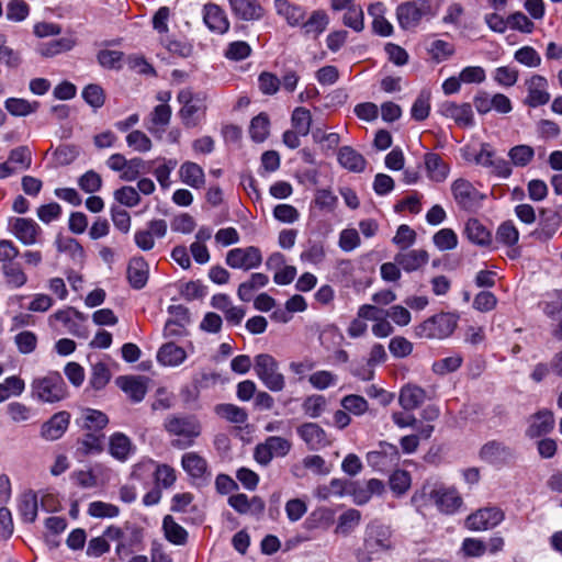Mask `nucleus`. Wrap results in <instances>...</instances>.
<instances>
[{"label": "nucleus", "mask_w": 562, "mask_h": 562, "mask_svg": "<svg viewBox=\"0 0 562 562\" xmlns=\"http://www.w3.org/2000/svg\"><path fill=\"white\" fill-rule=\"evenodd\" d=\"M162 427L173 437L171 447L179 450L191 448L202 434V424L194 415L170 414L165 418Z\"/></svg>", "instance_id": "1"}, {"label": "nucleus", "mask_w": 562, "mask_h": 562, "mask_svg": "<svg viewBox=\"0 0 562 562\" xmlns=\"http://www.w3.org/2000/svg\"><path fill=\"white\" fill-rule=\"evenodd\" d=\"M458 319L459 316L454 313L436 314L415 327V336L430 340L448 338L456 330Z\"/></svg>", "instance_id": "2"}, {"label": "nucleus", "mask_w": 562, "mask_h": 562, "mask_svg": "<svg viewBox=\"0 0 562 562\" xmlns=\"http://www.w3.org/2000/svg\"><path fill=\"white\" fill-rule=\"evenodd\" d=\"M33 396L45 403H56L64 400L67 389L63 376L52 372L46 376L35 379L32 382Z\"/></svg>", "instance_id": "3"}, {"label": "nucleus", "mask_w": 562, "mask_h": 562, "mask_svg": "<svg viewBox=\"0 0 562 562\" xmlns=\"http://www.w3.org/2000/svg\"><path fill=\"white\" fill-rule=\"evenodd\" d=\"M254 369L259 380L270 391L280 392L284 389V375L279 371V363L271 355H257Z\"/></svg>", "instance_id": "4"}, {"label": "nucleus", "mask_w": 562, "mask_h": 562, "mask_svg": "<svg viewBox=\"0 0 562 562\" xmlns=\"http://www.w3.org/2000/svg\"><path fill=\"white\" fill-rule=\"evenodd\" d=\"M292 448V442L283 437L270 436L255 448V460L261 465H268L273 458L285 457Z\"/></svg>", "instance_id": "5"}, {"label": "nucleus", "mask_w": 562, "mask_h": 562, "mask_svg": "<svg viewBox=\"0 0 562 562\" xmlns=\"http://www.w3.org/2000/svg\"><path fill=\"white\" fill-rule=\"evenodd\" d=\"M451 192L458 206L467 211L479 209L485 198L470 181L463 178L451 183Z\"/></svg>", "instance_id": "6"}, {"label": "nucleus", "mask_w": 562, "mask_h": 562, "mask_svg": "<svg viewBox=\"0 0 562 562\" xmlns=\"http://www.w3.org/2000/svg\"><path fill=\"white\" fill-rule=\"evenodd\" d=\"M261 262V251L255 246L234 248L226 255V263L234 269L250 270L259 267Z\"/></svg>", "instance_id": "7"}, {"label": "nucleus", "mask_w": 562, "mask_h": 562, "mask_svg": "<svg viewBox=\"0 0 562 562\" xmlns=\"http://www.w3.org/2000/svg\"><path fill=\"white\" fill-rule=\"evenodd\" d=\"M10 232L24 246H31L38 243L42 228L32 218L13 217L10 220Z\"/></svg>", "instance_id": "8"}, {"label": "nucleus", "mask_w": 562, "mask_h": 562, "mask_svg": "<svg viewBox=\"0 0 562 562\" xmlns=\"http://www.w3.org/2000/svg\"><path fill=\"white\" fill-rule=\"evenodd\" d=\"M474 160L477 165L490 168L491 172L499 178H508L512 175L510 162L504 158L496 157L491 146L486 143L481 145L480 151Z\"/></svg>", "instance_id": "9"}, {"label": "nucleus", "mask_w": 562, "mask_h": 562, "mask_svg": "<svg viewBox=\"0 0 562 562\" xmlns=\"http://www.w3.org/2000/svg\"><path fill=\"white\" fill-rule=\"evenodd\" d=\"M400 453L396 446L387 442H380L379 449L367 454L368 463L379 470L386 471L397 465Z\"/></svg>", "instance_id": "10"}, {"label": "nucleus", "mask_w": 562, "mask_h": 562, "mask_svg": "<svg viewBox=\"0 0 562 562\" xmlns=\"http://www.w3.org/2000/svg\"><path fill=\"white\" fill-rule=\"evenodd\" d=\"M438 112L452 120L459 127H471L474 125V114L470 103L458 104L452 101H445L439 104Z\"/></svg>", "instance_id": "11"}, {"label": "nucleus", "mask_w": 562, "mask_h": 562, "mask_svg": "<svg viewBox=\"0 0 562 562\" xmlns=\"http://www.w3.org/2000/svg\"><path fill=\"white\" fill-rule=\"evenodd\" d=\"M480 458L490 464L504 465L515 458V451L502 441L491 440L482 446Z\"/></svg>", "instance_id": "12"}, {"label": "nucleus", "mask_w": 562, "mask_h": 562, "mask_svg": "<svg viewBox=\"0 0 562 562\" xmlns=\"http://www.w3.org/2000/svg\"><path fill=\"white\" fill-rule=\"evenodd\" d=\"M183 471L196 482H205L211 477L207 461L195 451L186 452L181 458Z\"/></svg>", "instance_id": "13"}, {"label": "nucleus", "mask_w": 562, "mask_h": 562, "mask_svg": "<svg viewBox=\"0 0 562 562\" xmlns=\"http://www.w3.org/2000/svg\"><path fill=\"white\" fill-rule=\"evenodd\" d=\"M504 519V513L496 507H485L476 510L467 518V527L471 530L491 529Z\"/></svg>", "instance_id": "14"}, {"label": "nucleus", "mask_w": 562, "mask_h": 562, "mask_svg": "<svg viewBox=\"0 0 562 562\" xmlns=\"http://www.w3.org/2000/svg\"><path fill=\"white\" fill-rule=\"evenodd\" d=\"M392 529L384 525H372L366 538V548L369 552H386L394 548Z\"/></svg>", "instance_id": "15"}, {"label": "nucleus", "mask_w": 562, "mask_h": 562, "mask_svg": "<svg viewBox=\"0 0 562 562\" xmlns=\"http://www.w3.org/2000/svg\"><path fill=\"white\" fill-rule=\"evenodd\" d=\"M296 432L310 450H319L331 443L327 432L316 423H304Z\"/></svg>", "instance_id": "16"}, {"label": "nucleus", "mask_w": 562, "mask_h": 562, "mask_svg": "<svg viewBox=\"0 0 562 562\" xmlns=\"http://www.w3.org/2000/svg\"><path fill=\"white\" fill-rule=\"evenodd\" d=\"M429 11V5L424 2H406L396 10V16L401 27L407 30L419 24L422 18Z\"/></svg>", "instance_id": "17"}, {"label": "nucleus", "mask_w": 562, "mask_h": 562, "mask_svg": "<svg viewBox=\"0 0 562 562\" xmlns=\"http://www.w3.org/2000/svg\"><path fill=\"white\" fill-rule=\"evenodd\" d=\"M202 13L203 22L211 32L224 34L228 31V18L218 4L213 2L205 3Z\"/></svg>", "instance_id": "18"}, {"label": "nucleus", "mask_w": 562, "mask_h": 562, "mask_svg": "<svg viewBox=\"0 0 562 562\" xmlns=\"http://www.w3.org/2000/svg\"><path fill=\"white\" fill-rule=\"evenodd\" d=\"M554 427V415L549 409H541L528 418L526 436L530 439L549 434Z\"/></svg>", "instance_id": "19"}, {"label": "nucleus", "mask_w": 562, "mask_h": 562, "mask_svg": "<svg viewBox=\"0 0 562 562\" xmlns=\"http://www.w3.org/2000/svg\"><path fill=\"white\" fill-rule=\"evenodd\" d=\"M429 497L445 514H453L462 504V498L454 488H435L429 493Z\"/></svg>", "instance_id": "20"}, {"label": "nucleus", "mask_w": 562, "mask_h": 562, "mask_svg": "<svg viewBox=\"0 0 562 562\" xmlns=\"http://www.w3.org/2000/svg\"><path fill=\"white\" fill-rule=\"evenodd\" d=\"M108 451L116 461L126 462L134 453L135 446L127 435L116 431L109 437Z\"/></svg>", "instance_id": "21"}, {"label": "nucleus", "mask_w": 562, "mask_h": 562, "mask_svg": "<svg viewBox=\"0 0 562 562\" xmlns=\"http://www.w3.org/2000/svg\"><path fill=\"white\" fill-rule=\"evenodd\" d=\"M53 319L63 323L68 333L75 336H86V331L82 330L81 324L87 319V317L81 312L71 307L67 310H59L50 316V321Z\"/></svg>", "instance_id": "22"}, {"label": "nucleus", "mask_w": 562, "mask_h": 562, "mask_svg": "<svg viewBox=\"0 0 562 562\" xmlns=\"http://www.w3.org/2000/svg\"><path fill=\"white\" fill-rule=\"evenodd\" d=\"M394 260L404 271L413 272L427 265L429 255L424 249H407L397 252Z\"/></svg>", "instance_id": "23"}, {"label": "nucleus", "mask_w": 562, "mask_h": 562, "mask_svg": "<svg viewBox=\"0 0 562 562\" xmlns=\"http://www.w3.org/2000/svg\"><path fill=\"white\" fill-rule=\"evenodd\" d=\"M528 95L526 103L529 106L537 108L549 102L550 94L547 91L548 81L544 77L533 75L528 81Z\"/></svg>", "instance_id": "24"}, {"label": "nucleus", "mask_w": 562, "mask_h": 562, "mask_svg": "<svg viewBox=\"0 0 562 562\" xmlns=\"http://www.w3.org/2000/svg\"><path fill=\"white\" fill-rule=\"evenodd\" d=\"M561 218L554 211L542 210L540 212L539 227L532 232V236L540 241L549 240L559 229Z\"/></svg>", "instance_id": "25"}, {"label": "nucleus", "mask_w": 562, "mask_h": 562, "mask_svg": "<svg viewBox=\"0 0 562 562\" xmlns=\"http://www.w3.org/2000/svg\"><path fill=\"white\" fill-rule=\"evenodd\" d=\"M70 415L67 412H59L45 422L41 429V436L46 440L59 439L68 428Z\"/></svg>", "instance_id": "26"}, {"label": "nucleus", "mask_w": 562, "mask_h": 562, "mask_svg": "<svg viewBox=\"0 0 562 562\" xmlns=\"http://www.w3.org/2000/svg\"><path fill=\"white\" fill-rule=\"evenodd\" d=\"M232 13L244 21H256L263 15V9L257 0H228Z\"/></svg>", "instance_id": "27"}, {"label": "nucleus", "mask_w": 562, "mask_h": 562, "mask_svg": "<svg viewBox=\"0 0 562 562\" xmlns=\"http://www.w3.org/2000/svg\"><path fill=\"white\" fill-rule=\"evenodd\" d=\"M228 504L239 514L241 515H260L265 510V503L263 501L258 497L254 496L251 498H248L245 494H236L232 495L228 498Z\"/></svg>", "instance_id": "28"}, {"label": "nucleus", "mask_w": 562, "mask_h": 562, "mask_svg": "<svg viewBox=\"0 0 562 562\" xmlns=\"http://www.w3.org/2000/svg\"><path fill=\"white\" fill-rule=\"evenodd\" d=\"M428 177L435 182H443L449 175L450 167L435 153H428L424 158Z\"/></svg>", "instance_id": "29"}, {"label": "nucleus", "mask_w": 562, "mask_h": 562, "mask_svg": "<svg viewBox=\"0 0 562 562\" xmlns=\"http://www.w3.org/2000/svg\"><path fill=\"white\" fill-rule=\"evenodd\" d=\"M127 279L134 289H143L148 280V265L142 257L131 259L127 267Z\"/></svg>", "instance_id": "30"}, {"label": "nucleus", "mask_w": 562, "mask_h": 562, "mask_svg": "<svg viewBox=\"0 0 562 562\" xmlns=\"http://www.w3.org/2000/svg\"><path fill=\"white\" fill-rule=\"evenodd\" d=\"M338 161L341 167L352 172H362L367 165L364 157L350 146H342L338 150Z\"/></svg>", "instance_id": "31"}, {"label": "nucleus", "mask_w": 562, "mask_h": 562, "mask_svg": "<svg viewBox=\"0 0 562 562\" xmlns=\"http://www.w3.org/2000/svg\"><path fill=\"white\" fill-rule=\"evenodd\" d=\"M186 359V350L173 342L162 345L157 353L158 362L168 367L180 366Z\"/></svg>", "instance_id": "32"}, {"label": "nucleus", "mask_w": 562, "mask_h": 562, "mask_svg": "<svg viewBox=\"0 0 562 562\" xmlns=\"http://www.w3.org/2000/svg\"><path fill=\"white\" fill-rule=\"evenodd\" d=\"M464 234L471 243L479 246H487L492 241L491 232L477 218L467 221Z\"/></svg>", "instance_id": "33"}, {"label": "nucleus", "mask_w": 562, "mask_h": 562, "mask_svg": "<svg viewBox=\"0 0 562 562\" xmlns=\"http://www.w3.org/2000/svg\"><path fill=\"white\" fill-rule=\"evenodd\" d=\"M426 400V392L416 385L404 386L398 396V403L405 411L419 407Z\"/></svg>", "instance_id": "34"}, {"label": "nucleus", "mask_w": 562, "mask_h": 562, "mask_svg": "<svg viewBox=\"0 0 562 562\" xmlns=\"http://www.w3.org/2000/svg\"><path fill=\"white\" fill-rule=\"evenodd\" d=\"M116 383L133 402H140L146 395L147 387L140 378L120 376L117 378Z\"/></svg>", "instance_id": "35"}, {"label": "nucleus", "mask_w": 562, "mask_h": 562, "mask_svg": "<svg viewBox=\"0 0 562 562\" xmlns=\"http://www.w3.org/2000/svg\"><path fill=\"white\" fill-rule=\"evenodd\" d=\"M179 176L183 183L192 188H201L205 182L204 171L195 162L187 161L182 164L179 169Z\"/></svg>", "instance_id": "36"}, {"label": "nucleus", "mask_w": 562, "mask_h": 562, "mask_svg": "<svg viewBox=\"0 0 562 562\" xmlns=\"http://www.w3.org/2000/svg\"><path fill=\"white\" fill-rule=\"evenodd\" d=\"M162 529L166 539L176 546H183L188 540L187 530L180 526L172 516L167 515L162 520Z\"/></svg>", "instance_id": "37"}, {"label": "nucleus", "mask_w": 562, "mask_h": 562, "mask_svg": "<svg viewBox=\"0 0 562 562\" xmlns=\"http://www.w3.org/2000/svg\"><path fill=\"white\" fill-rule=\"evenodd\" d=\"M274 7L278 14L283 16L291 26L300 25L304 20V10L288 0H276Z\"/></svg>", "instance_id": "38"}, {"label": "nucleus", "mask_w": 562, "mask_h": 562, "mask_svg": "<svg viewBox=\"0 0 562 562\" xmlns=\"http://www.w3.org/2000/svg\"><path fill=\"white\" fill-rule=\"evenodd\" d=\"M269 279L263 273H252L249 280L239 284L237 290L238 297L244 302H249L252 299L254 291L263 288L268 284Z\"/></svg>", "instance_id": "39"}, {"label": "nucleus", "mask_w": 562, "mask_h": 562, "mask_svg": "<svg viewBox=\"0 0 562 562\" xmlns=\"http://www.w3.org/2000/svg\"><path fill=\"white\" fill-rule=\"evenodd\" d=\"M55 244L57 250L69 256L72 261L77 263H81L83 261L85 250L75 238L58 236Z\"/></svg>", "instance_id": "40"}, {"label": "nucleus", "mask_w": 562, "mask_h": 562, "mask_svg": "<svg viewBox=\"0 0 562 562\" xmlns=\"http://www.w3.org/2000/svg\"><path fill=\"white\" fill-rule=\"evenodd\" d=\"M37 495L32 492H25L21 495L19 501V513L25 522H33L37 517Z\"/></svg>", "instance_id": "41"}, {"label": "nucleus", "mask_w": 562, "mask_h": 562, "mask_svg": "<svg viewBox=\"0 0 562 562\" xmlns=\"http://www.w3.org/2000/svg\"><path fill=\"white\" fill-rule=\"evenodd\" d=\"M76 45L72 37H61L47 43H43L38 47V53L44 57H53L58 54L70 50Z\"/></svg>", "instance_id": "42"}, {"label": "nucleus", "mask_w": 562, "mask_h": 562, "mask_svg": "<svg viewBox=\"0 0 562 562\" xmlns=\"http://www.w3.org/2000/svg\"><path fill=\"white\" fill-rule=\"evenodd\" d=\"M82 427L90 431L103 429L108 423V416L101 411L85 408L81 414Z\"/></svg>", "instance_id": "43"}, {"label": "nucleus", "mask_w": 562, "mask_h": 562, "mask_svg": "<svg viewBox=\"0 0 562 562\" xmlns=\"http://www.w3.org/2000/svg\"><path fill=\"white\" fill-rule=\"evenodd\" d=\"M214 412L220 417L234 424H245L248 419L247 412L234 404H218L215 406Z\"/></svg>", "instance_id": "44"}, {"label": "nucleus", "mask_w": 562, "mask_h": 562, "mask_svg": "<svg viewBox=\"0 0 562 562\" xmlns=\"http://www.w3.org/2000/svg\"><path fill=\"white\" fill-rule=\"evenodd\" d=\"M301 24L306 35L316 37L326 30L328 16L324 11H314L308 20Z\"/></svg>", "instance_id": "45"}, {"label": "nucleus", "mask_w": 562, "mask_h": 562, "mask_svg": "<svg viewBox=\"0 0 562 562\" xmlns=\"http://www.w3.org/2000/svg\"><path fill=\"white\" fill-rule=\"evenodd\" d=\"M7 284L13 288H22L27 282V276L20 263L9 262L1 267Z\"/></svg>", "instance_id": "46"}, {"label": "nucleus", "mask_w": 562, "mask_h": 562, "mask_svg": "<svg viewBox=\"0 0 562 562\" xmlns=\"http://www.w3.org/2000/svg\"><path fill=\"white\" fill-rule=\"evenodd\" d=\"M291 124L293 130L297 131L302 136H306L311 131L312 114L308 109L297 106L291 115Z\"/></svg>", "instance_id": "47"}, {"label": "nucleus", "mask_w": 562, "mask_h": 562, "mask_svg": "<svg viewBox=\"0 0 562 562\" xmlns=\"http://www.w3.org/2000/svg\"><path fill=\"white\" fill-rule=\"evenodd\" d=\"M24 390L25 383L21 378L12 375L4 379V381L0 383V403H3L12 396H20Z\"/></svg>", "instance_id": "48"}, {"label": "nucleus", "mask_w": 562, "mask_h": 562, "mask_svg": "<svg viewBox=\"0 0 562 562\" xmlns=\"http://www.w3.org/2000/svg\"><path fill=\"white\" fill-rule=\"evenodd\" d=\"M4 106L7 111L14 116H26L37 110L38 102H30L20 98H9Z\"/></svg>", "instance_id": "49"}, {"label": "nucleus", "mask_w": 562, "mask_h": 562, "mask_svg": "<svg viewBox=\"0 0 562 562\" xmlns=\"http://www.w3.org/2000/svg\"><path fill=\"white\" fill-rule=\"evenodd\" d=\"M102 450V437L92 432L86 434L77 442V453L83 457L92 453H100Z\"/></svg>", "instance_id": "50"}, {"label": "nucleus", "mask_w": 562, "mask_h": 562, "mask_svg": "<svg viewBox=\"0 0 562 562\" xmlns=\"http://www.w3.org/2000/svg\"><path fill=\"white\" fill-rule=\"evenodd\" d=\"M154 480L157 487L169 488L175 484L177 474L171 465L166 463H158L156 464L154 472Z\"/></svg>", "instance_id": "51"}, {"label": "nucleus", "mask_w": 562, "mask_h": 562, "mask_svg": "<svg viewBox=\"0 0 562 562\" xmlns=\"http://www.w3.org/2000/svg\"><path fill=\"white\" fill-rule=\"evenodd\" d=\"M361 520V514L359 510L350 508L344 512L339 518L336 527V533L348 535L350 533Z\"/></svg>", "instance_id": "52"}, {"label": "nucleus", "mask_w": 562, "mask_h": 562, "mask_svg": "<svg viewBox=\"0 0 562 562\" xmlns=\"http://www.w3.org/2000/svg\"><path fill=\"white\" fill-rule=\"evenodd\" d=\"M509 162L516 167H526L535 157V150L529 145H516L508 151Z\"/></svg>", "instance_id": "53"}, {"label": "nucleus", "mask_w": 562, "mask_h": 562, "mask_svg": "<svg viewBox=\"0 0 562 562\" xmlns=\"http://www.w3.org/2000/svg\"><path fill=\"white\" fill-rule=\"evenodd\" d=\"M8 160L16 172L27 170L32 164L31 150L26 146H19L10 151Z\"/></svg>", "instance_id": "54"}, {"label": "nucleus", "mask_w": 562, "mask_h": 562, "mask_svg": "<svg viewBox=\"0 0 562 562\" xmlns=\"http://www.w3.org/2000/svg\"><path fill=\"white\" fill-rule=\"evenodd\" d=\"M171 113V108L168 104L156 105L149 115L150 126H148V130L150 132L159 127L165 130L170 122Z\"/></svg>", "instance_id": "55"}, {"label": "nucleus", "mask_w": 562, "mask_h": 562, "mask_svg": "<svg viewBox=\"0 0 562 562\" xmlns=\"http://www.w3.org/2000/svg\"><path fill=\"white\" fill-rule=\"evenodd\" d=\"M269 117L265 113L255 116L250 122L249 133L255 142H263L269 134Z\"/></svg>", "instance_id": "56"}, {"label": "nucleus", "mask_w": 562, "mask_h": 562, "mask_svg": "<svg viewBox=\"0 0 562 562\" xmlns=\"http://www.w3.org/2000/svg\"><path fill=\"white\" fill-rule=\"evenodd\" d=\"M463 362V358L459 353L446 357L432 363V371L438 375H446L457 371Z\"/></svg>", "instance_id": "57"}, {"label": "nucleus", "mask_w": 562, "mask_h": 562, "mask_svg": "<svg viewBox=\"0 0 562 562\" xmlns=\"http://www.w3.org/2000/svg\"><path fill=\"white\" fill-rule=\"evenodd\" d=\"M435 246L441 250L454 249L458 245L457 234L451 228H442L438 231L432 237Z\"/></svg>", "instance_id": "58"}, {"label": "nucleus", "mask_w": 562, "mask_h": 562, "mask_svg": "<svg viewBox=\"0 0 562 562\" xmlns=\"http://www.w3.org/2000/svg\"><path fill=\"white\" fill-rule=\"evenodd\" d=\"M205 98L198 99L192 103L184 104L181 106L179 111V115L183 122V124L188 127H192L196 125V113L200 112L204 108Z\"/></svg>", "instance_id": "59"}, {"label": "nucleus", "mask_w": 562, "mask_h": 562, "mask_svg": "<svg viewBox=\"0 0 562 562\" xmlns=\"http://www.w3.org/2000/svg\"><path fill=\"white\" fill-rule=\"evenodd\" d=\"M127 145L138 153H147L151 149L153 143L150 138L142 131H132L126 136Z\"/></svg>", "instance_id": "60"}, {"label": "nucleus", "mask_w": 562, "mask_h": 562, "mask_svg": "<svg viewBox=\"0 0 562 562\" xmlns=\"http://www.w3.org/2000/svg\"><path fill=\"white\" fill-rule=\"evenodd\" d=\"M416 240V232L406 224L398 226L392 241L401 251L407 250Z\"/></svg>", "instance_id": "61"}, {"label": "nucleus", "mask_w": 562, "mask_h": 562, "mask_svg": "<svg viewBox=\"0 0 562 562\" xmlns=\"http://www.w3.org/2000/svg\"><path fill=\"white\" fill-rule=\"evenodd\" d=\"M428 53L436 63H441L453 55L454 47L446 41L436 40L430 44Z\"/></svg>", "instance_id": "62"}, {"label": "nucleus", "mask_w": 562, "mask_h": 562, "mask_svg": "<svg viewBox=\"0 0 562 562\" xmlns=\"http://www.w3.org/2000/svg\"><path fill=\"white\" fill-rule=\"evenodd\" d=\"M344 24L356 32L364 27V14L360 5L350 7L344 14Z\"/></svg>", "instance_id": "63"}, {"label": "nucleus", "mask_w": 562, "mask_h": 562, "mask_svg": "<svg viewBox=\"0 0 562 562\" xmlns=\"http://www.w3.org/2000/svg\"><path fill=\"white\" fill-rule=\"evenodd\" d=\"M519 233L516 226L507 221L499 225L496 232V240L506 245L513 246L518 241Z\"/></svg>", "instance_id": "64"}]
</instances>
